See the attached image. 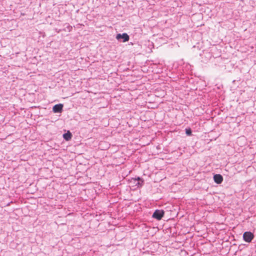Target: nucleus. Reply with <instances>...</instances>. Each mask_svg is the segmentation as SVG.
Instances as JSON below:
<instances>
[{
  "mask_svg": "<svg viewBox=\"0 0 256 256\" xmlns=\"http://www.w3.org/2000/svg\"><path fill=\"white\" fill-rule=\"evenodd\" d=\"M63 104H61L54 105L52 108V111L54 113L61 112L62 110Z\"/></svg>",
  "mask_w": 256,
  "mask_h": 256,
  "instance_id": "nucleus-4",
  "label": "nucleus"
},
{
  "mask_svg": "<svg viewBox=\"0 0 256 256\" xmlns=\"http://www.w3.org/2000/svg\"><path fill=\"white\" fill-rule=\"evenodd\" d=\"M186 133L188 136H191L192 135V130L190 128H186Z\"/></svg>",
  "mask_w": 256,
  "mask_h": 256,
  "instance_id": "nucleus-8",
  "label": "nucleus"
},
{
  "mask_svg": "<svg viewBox=\"0 0 256 256\" xmlns=\"http://www.w3.org/2000/svg\"><path fill=\"white\" fill-rule=\"evenodd\" d=\"M214 180L217 184H220L223 181V177L221 174H216L214 176Z\"/></svg>",
  "mask_w": 256,
  "mask_h": 256,
  "instance_id": "nucleus-5",
  "label": "nucleus"
},
{
  "mask_svg": "<svg viewBox=\"0 0 256 256\" xmlns=\"http://www.w3.org/2000/svg\"><path fill=\"white\" fill-rule=\"evenodd\" d=\"M134 180L136 181H138L137 183L136 184L138 186H142L144 184V180L141 179L140 178L138 177L137 178H135Z\"/></svg>",
  "mask_w": 256,
  "mask_h": 256,
  "instance_id": "nucleus-7",
  "label": "nucleus"
},
{
  "mask_svg": "<svg viewBox=\"0 0 256 256\" xmlns=\"http://www.w3.org/2000/svg\"><path fill=\"white\" fill-rule=\"evenodd\" d=\"M254 238L253 234L250 232H246L243 234L244 240L248 242H250Z\"/></svg>",
  "mask_w": 256,
  "mask_h": 256,
  "instance_id": "nucleus-1",
  "label": "nucleus"
},
{
  "mask_svg": "<svg viewBox=\"0 0 256 256\" xmlns=\"http://www.w3.org/2000/svg\"><path fill=\"white\" fill-rule=\"evenodd\" d=\"M164 215V212L163 210H156L152 214V217L158 220H160Z\"/></svg>",
  "mask_w": 256,
  "mask_h": 256,
  "instance_id": "nucleus-2",
  "label": "nucleus"
},
{
  "mask_svg": "<svg viewBox=\"0 0 256 256\" xmlns=\"http://www.w3.org/2000/svg\"><path fill=\"white\" fill-rule=\"evenodd\" d=\"M72 134L70 132H68L63 134V138L66 140H69L72 138Z\"/></svg>",
  "mask_w": 256,
  "mask_h": 256,
  "instance_id": "nucleus-6",
  "label": "nucleus"
},
{
  "mask_svg": "<svg viewBox=\"0 0 256 256\" xmlns=\"http://www.w3.org/2000/svg\"><path fill=\"white\" fill-rule=\"evenodd\" d=\"M116 38L118 40H122V42H126L128 41L130 37L126 33H124L122 34H118L116 35Z\"/></svg>",
  "mask_w": 256,
  "mask_h": 256,
  "instance_id": "nucleus-3",
  "label": "nucleus"
}]
</instances>
